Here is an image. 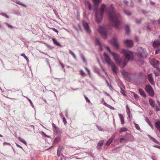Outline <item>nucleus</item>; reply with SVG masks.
Wrapping results in <instances>:
<instances>
[{
    "instance_id": "nucleus-39",
    "label": "nucleus",
    "mask_w": 160,
    "mask_h": 160,
    "mask_svg": "<svg viewBox=\"0 0 160 160\" xmlns=\"http://www.w3.org/2000/svg\"><path fill=\"white\" fill-rule=\"evenodd\" d=\"M21 55L24 58L27 60V62H29L28 59L24 53L22 54Z\"/></svg>"
},
{
    "instance_id": "nucleus-64",
    "label": "nucleus",
    "mask_w": 160,
    "mask_h": 160,
    "mask_svg": "<svg viewBox=\"0 0 160 160\" xmlns=\"http://www.w3.org/2000/svg\"><path fill=\"white\" fill-rule=\"evenodd\" d=\"M89 155L92 157L93 158H95L94 157L93 154L92 152H90Z\"/></svg>"
},
{
    "instance_id": "nucleus-18",
    "label": "nucleus",
    "mask_w": 160,
    "mask_h": 160,
    "mask_svg": "<svg viewBox=\"0 0 160 160\" xmlns=\"http://www.w3.org/2000/svg\"><path fill=\"white\" fill-rule=\"evenodd\" d=\"M138 92L140 94L143 98H145L146 97V94H145L144 91L141 88L139 89Z\"/></svg>"
},
{
    "instance_id": "nucleus-10",
    "label": "nucleus",
    "mask_w": 160,
    "mask_h": 160,
    "mask_svg": "<svg viewBox=\"0 0 160 160\" xmlns=\"http://www.w3.org/2000/svg\"><path fill=\"white\" fill-rule=\"evenodd\" d=\"M109 42L116 48L118 49L119 48V44L116 38H113Z\"/></svg>"
},
{
    "instance_id": "nucleus-28",
    "label": "nucleus",
    "mask_w": 160,
    "mask_h": 160,
    "mask_svg": "<svg viewBox=\"0 0 160 160\" xmlns=\"http://www.w3.org/2000/svg\"><path fill=\"white\" fill-rule=\"evenodd\" d=\"M103 104L105 106H107V107L110 109H111L114 110L115 109V108L114 107H112V106H111L109 104H108L105 102L103 103Z\"/></svg>"
},
{
    "instance_id": "nucleus-22",
    "label": "nucleus",
    "mask_w": 160,
    "mask_h": 160,
    "mask_svg": "<svg viewBox=\"0 0 160 160\" xmlns=\"http://www.w3.org/2000/svg\"><path fill=\"white\" fill-rule=\"evenodd\" d=\"M128 63V62H126L125 61H124L122 62V63L121 65L120 66H121V68H123L125 67L127 65Z\"/></svg>"
},
{
    "instance_id": "nucleus-35",
    "label": "nucleus",
    "mask_w": 160,
    "mask_h": 160,
    "mask_svg": "<svg viewBox=\"0 0 160 160\" xmlns=\"http://www.w3.org/2000/svg\"><path fill=\"white\" fill-rule=\"evenodd\" d=\"M124 12L125 14H126L128 16H130L132 14V13L131 12H129L128 11L126 10H124Z\"/></svg>"
},
{
    "instance_id": "nucleus-62",
    "label": "nucleus",
    "mask_w": 160,
    "mask_h": 160,
    "mask_svg": "<svg viewBox=\"0 0 160 160\" xmlns=\"http://www.w3.org/2000/svg\"><path fill=\"white\" fill-rule=\"evenodd\" d=\"M153 147L155 148H157L159 149H160V146L157 145H153Z\"/></svg>"
},
{
    "instance_id": "nucleus-37",
    "label": "nucleus",
    "mask_w": 160,
    "mask_h": 160,
    "mask_svg": "<svg viewBox=\"0 0 160 160\" xmlns=\"http://www.w3.org/2000/svg\"><path fill=\"white\" fill-rule=\"evenodd\" d=\"M121 89V93L124 96H126V94L125 93L126 92L124 90L121 88H120Z\"/></svg>"
},
{
    "instance_id": "nucleus-42",
    "label": "nucleus",
    "mask_w": 160,
    "mask_h": 160,
    "mask_svg": "<svg viewBox=\"0 0 160 160\" xmlns=\"http://www.w3.org/2000/svg\"><path fill=\"white\" fill-rule=\"evenodd\" d=\"M5 24L7 27H8V28H10V29H12L13 28V26H12V25L9 24L8 23H5Z\"/></svg>"
},
{
    "instance_id": "nucleus-40",
    "label": "nucleus",
    "mask_w": 160,
    "mask_h": 160,
    "mask_svg": "<svg viewBox=\"0 0 160 160\" xmlns=\"http://www.w3.org/2000/svg\"><path fill=\"white\" fill-rule=\"evenodd\" d=\"M134 125L136 128L137 130H139V131L141 130L138 124L136 123H134Z\"/></svg>"
},
{
    "instance_id": "nucleus-26",
    "label": "nucleus",
    "mask_w": 160,
    "mask_h": 160,
    "mask_svg": "<svg viewBox=\"0 0 160 160\" xmlns=\"http://www.w3.org/2000/svg\"><path fill=\"white\" fill-rule=\"evenodd\" d=\"M52 40L53 41V43L54 44H55V45H56L57 46H60V44L59 43V42H58L56 40L55 38H52Z\"/></svg>"
},
{
    "instance_id": "nucleus-1",
    "label": "nucleus",
    "mask_w": 160,
    "mask_h": 160,
    "mask_svg": "<svg viewBox=\"0 0 160 160\" xmlns=\"http://www.w3.org/2000/svg\"><path fill=\"white\" fill-rule=\"evenodd\" d=\"M108 9L110 21L113 23L116 28L119 29L121 23L120 14L116 12L112 4L108 7Z\"/></svg>"
},
{
    "instance_id": "nucleus-54",
    "label": "nucleus",
    "mask_w": 160,
    "mask_h": 160,
    "mask_svg": "<svg viewBox=\"0 0 160 160\" xmlns=\"http://www.w3.org/2000/svg\"><path fill=\"white\" fill-rule=\"evenodd\" d=\"M123 2L125 5H127L128 3V1L127 0H123Z\"/></svg>"
},
{
    "instance_id": "nucleus-55",
    "label": "nucleus",
    "mask_w": 160,
    "mask_h": 160,
    "mask_svg": "<svg viewBox=\"0 0 160 160\" xmlns=\"http://www.w3.org/2000/svg\"><path fill=\"white\" fill-rule=\"evenodd\" d=\"M84 2L85 4H87L88 5H89V4L91 3L89 1L86 0L84 1Z\"/></svg>"
},
{
    "instance_id": "nucleus-57",
    "label": "nucleus",
    "mask_w": 160,
    "mask_h": 160,
    "mask_svg": "<svg viewBox=\"0 0 160 160\" xmlns=\"http://www.w3.org/2000/svg\"><path fill=\"white\" fill-rule=\"evenodd\" d=\"M145 120L146 122L148 123V124L149 122H151L149 121V119L147 117H146L145 118Z\"/></svg>"
},
{
    "instance_id": "nucleus-17",
    "label": "nucleus",
    "mask_w": 160,
    "mask_h": 160,
    "mask_svg": "<svg viewBox=\"0 0 160 160\" xmlns=\"http://www.w3.org/2000/svg\"><path fill=\"white\" fill-rule=\"evenodd\" d=\"M103 140H101L99 141L97 146V148L98 150H99L101 148L102 146L103 145Z\"/></svg>"
},
{
    "instance_id": "nucleus-12",
    "label": "nucleus",
    "mask_w": 160,
    "mask_h": 160,
    "mask_svg": "<svg viewBox=\"0 0 160 160\" xmlns=\"http://www.w3.org/2000/svg\"><path fill=\"white\" fill-rule=\"evenodd\" d=\"M123 43L125 45L129 48H131L133 45L132 41L129 39H126L123 41Z\"/></svg>"
},
{
    "instance_id": "nucleus-33",
    "label": "nucleus",
    "mask_w": 160,
    "mask_h": 160,
    "mask_svg": "<svg viewBox=\"0 0 160 160\" xmlns=\"http://www.w3.org/2000/svg\"><path fill=\"white\" fill-rule=\"evenodd\" d=\"M95 43L97 45H98L99 46H100L102 44H101V42H100V41L97 38L96 39V40H95Z\"/></svg>"
},
{
    "instance_id": "nucleus-41",
    "label": "nucleus",
    "mask_w": 160,
    "mask_h": 160,
    "mask_svg": "<svg viewBox=\"0 0 160 160\" xmlns=\"http://www.w3.org/2000/svg\"><path fill=\"white\" fill-rule=\"evenodd\" d=\"M151 140H152L153 142H154L155 143H159V142L158 141H157L156 139L153 138V137H151Z\"/></svg>"
},
{
    "instance_id": "nucleus-5",
    "label": "nucleus",
    "mask_w": 160,
    "mask_h": 160,
    "mask_svg": "<svg viewBox=\"0 0 160 160\" xmlns=\"http://www.w3.org/2000/svg\"><path fill=\"white\" fill-rule=\"evenodd\" d=\"M137 56L140 58H146L147 53L146 49L141 47H138L137 49Z\"/></svg>"
},
{
    "instance_id": "nucleus-38",
    "label": "nucleus",
    "mask_w": 160,
    "mask_h": 160,
    "mask_svg": "<svg viewBox=\"0 0 160 160\" xmlns=\"http://www.w3.org/2000/svg\"><path fill=\"white\" fill-rule=\"evenodd\" d=\"M121 73L123 75V77H124L127 74V72H126L124 70H122L121 71Z\"/></svg>"
},
{
    "instance_id": "nucleus-47",
    "label": "nucleus",
    "mask_w": 160,
    "mask_h": 160,
    "mask_svg": "<svg viewBox=\"0 0 160 160\" xmlns=\"http://www.w3.org/2000/svg\"><path fill=\"white\" fill-rule=\"evenodd\" d=\"M60 148V146H59L58 148V150L57 151V155L58 157H59L60 156V153L59 152V150Z\"/></svg>"
},
{
    "instance_id": "nucleus-19",
    "label": "nucleus",
    "mask_w": 160,
    "mask_h": 160,
    "mask_svg": "<svg viewBox=\"0 0 160 160\" xmlns=\"http://www.w3.org/2000/svg\"><path fill=\"white\" fill-rule=\"evenodd\" d=\"M130 136H131V134L127 133L126 135L125 136V138H121L120 139V142L121 143H122V141L123 140H126L127 138L129 137Z\"/></svg>"
},
{
    "instance_id": "nucleus-7",
    "label": "nucleus",
    "mask_w": 160,
    "mask_h": 160,
    "mask_svg": "<svg viewBox=\"0 0 160 160\" xmlns=\"http://www.w3.org/2000/svg\"><path fill=\"white\" fill-rule=\"evenodd\" d=\"M106 8V5L103 4L101 6L99 11V18L100 21V22L102 21L104 15V13Z\"/></svg>"
},
{
    "instance_id": "nucleus-63",
    "label": "nucleus",
    "mask_w": 160,
    "mask_h": 160,
    "mask_svg": "<svg viewBox=\"0 0 160 160\" xmlns=\"http://www.w3.org/2000/svg\"><path fill=\"white\" fill-rule=\"evenodd\" d=\"M88 5V9L89 10H91L92 9V8H91V4H89V5Z\"/></svg>"
},
{
    "instance_id": "nucleus-49",
    "label": "nucleus",
    "mask_w": 160,
    "mask_h": 160,
    "mask_svg": "<svg viewBox=\"0 0 160 160\" xmlns=\"http://www.w3.org/2000/svg\"><path fill=\"white\" fill-rule=\"evenodd\" d=\"M94 70L97 73L99 74V69L97 68L96 67L94 68Z\"/></svg>"
},
{
    "instance_id": "nucleus-58",
    "label": "nucleus",
    "mask_w": 160,
    "mask_h": 160,
    "mask_svg": "<svg viewBox=\"0 0 160 160\" xmlns=\"http://www.w3.org/2000/svg\"><path fill=\"white\" fill-rule=\"evenodd\" d=\"M141 21H142L141 19H139V20H137L136 21V22L137 24H139L141 23Z\"/></svg>"
},
{
    "instance_id": "nucleus-8",
    "label": "nucleus",
    "mask_w": 160,
    "mask_h": 160,
    "mask_svg": "<svg viewBox=\"0 0 160 160\" xmlns=\"http://www.w3.org/2000/svg\"><path fill=\"white\" fill-rule=\"evenodd\" d=\"M98 6L99 5H94V7L93 8V11L95 12L96 21L97 23H100V21L99 18V11L98 9Z\"/></svg>"
},
{
    "instance_id": "nucleus-32",
    "label": "nucleus",
    "mask_w": 160,
    "mask_h": 160,
    "mask_svg": "<svg viewBox=\"0 0 160 160\" xmlns=\"http://www.w3.org/2000/svg\"><path fill=\"white\" fill-rule=\"evenodd\" d=\"M69 53L73 56L74 58L75 59H76V56L74 53L70 49L69 50Z\"/></svg>"
},
{
    "instance_id": "nucleus-16",
    "label": "nucleus",
    "mask_w": 160,
    "mask_h": 160,
    "mask_svg": "<svg viewBox=\"0 0 160 160\" xmlns=\"http://www.w3.org/2000/svg\"><path fill=\"white\" fill-rule=\"evenodd\" d=\"M151 64L154 67L159 64V62L155 58H153L151 61Z\"/></svg>"
},
{
    "instance_id": "nucleus-9",
    "label": "nucleus",
    "mask_w": 160,
    "mask_h": 160,
    "mask_svg": "<svg viewBox=\"0 0 160 160\" xmlns=\"http://www.w3.org/2000/svg\"><path fill=\"white\" fill-rule=\"evenodd\" d=\"M145 89L149 96L151 97L153 96L154 94V91L152 87L150 85H146L145 86Z\"/></svg>"
},
{
    "instance_id": "nucleus-51",
    "label": "nucleus",
    "mask_w": 160,
    "mask_h": 160,
    "mask_svg": "<svg viewBox=\"0 0 160 160\" xmlns=\"http://www.w3.org/2000/svg\"><path fill=\"white\" fill-rule=\"evenodd\" d=\"M101 76L105 80V81H106V82L107 84V86H109V83L108 81L106 80V78L103 76L102 75Z\"/></svg>"
},
{
    "instance_id": "nucleus-20",
    "label": "nucleus",
    "mask_w": 160,
    "mask_h": 160,
    "mask_svg": "<svg viewBox=\"0 0 160 160\" xmlns=\"http://www.w3.org/2000/svg\"><path fill=\"white\" fill-rule=\"evenodd\" d=\"M136 62L138 65L141 66L144 64V61L142 59H138L136 60Z\"/></svg>"
},
{
    "instance_id": "nucleus-23",
    "label": "nucleus",
    "mask_w": 160,
    "mask_h": 160,
    "mask_svg": "<svg viewBox=\"0 0 160 160\" xmlns=\"http://www.w3.org/2000/svg\"><path fill=\"white\" fill-rule=\"evenodd\" d=\"M126 33L127 34H128L130 32V28L128 25H126L125 27Z\"/></svg>"
},
{
    "instance_id": "nucleus-46",
    "label": "nucleus",
    "mask_w": 160,
    "mask_h": 160,
    "mask_svg": "<svg viewBox=\"0 0 160 160\" xmlns=\"http://www.w3.org/2000/svg\"><path fill=\"white\" fill-rule=\"evenodd\" d=\"M80 73L81 75L82 76H85L86 75L85 73L82 70H81L80 71Z\"/></svg>"
},
{
    "instance_id": "nucleus-2",
    "label": "nucleus",
    "mask_w": 160,
    "mask_h": 160,
    "mask_svg": "<svg viewBox=\"0 0 160 160\" xmlns=\"http://www.w3.org/2000/svg\"><path fill=\"white\" fill-rule=\"evenodd\" d=\"M121 53L124 54L125 58L128 59V61H132L134 59L133 53L131 51L123 49L121 50Z\"/></svg>"
},
{
    "instance_id": "nucleus-29",
    "label": "nucleus",
    "mask_w": 160,
    "mask_h": 160,
    "mask_svg": "<svg viewBox=\"0 0 160 160\" xmlns=\"http://www.w3.org/2000/svg\"><path fill=\"white\" fill-rule=\"evenodd\" d=\"M127 131V129L125 127L121 128L119 130L120 133H121L123 132H126Z\"/></svg>"
},
{
    "instance_id": "nucleus-45",
    "label": "nucleus",
    "mask_w": 160,
    "mask_h": 160,
    "mask_svg": "<svg viewBox=\"0 0 160 160\" xmlns=\"http://www.w3.org/2000/svg\"><path fill=\"white\" fill-rule=\"evenodd\" d=\"M96 127L98 128V130L99 131H102L103 130V129L100 127H99L98 125H96Z\"/></svg>"
},
{
    "instance_id": "nucleus-21",
    "label": "nucleus",
    "mask_w": 160,
    "mask_h": 160,
    "mask_svg": "<svg viewBox=\"0 0 160 160\" xmlns=\"http://www.w3.org/2000/svg\"><path fill=\"white\" fill-rule=\"evenodd\" d=\"M155 125L157 129L160 132V121H158L156 122Z\"/></svg>"
},
{
    "instance_id": "nucleus-52",
    "label": "nucleus",
    "mask_w": 160,
    "mask_h": 160,
    "mask_svg": "<svg viewBox=\"0 0 160 160\" xmlns=\"http://www.w3.org/2000/svg\"><path fill=\"white\" fill-rule=\"evenodd\" d=\"M42 135L44 136L45 137H46L47 138H49V136L46 135L44 132H41Z\"/></svg>"
},
{
    "instance_id": "nucleus-53",
    "label": "nucleus",
    "mask_w": 160,
    "mask_h": 160,
    "mask_svg": "<svg viewBox=\"0 0 160 160\" xmlns=\"http://www.w3.org/2000/svg\"><path fill=\"white\" fill-rule=\"evenodd\" d=\"M62 120H63V122L64 123V124L65 125L66 124H67V121H66V120L65 117H63Z\"/></svg>"
},
{
    "instance_id": "nucleus-11",
    "label": "nucleus",
    "mask_w": 160,
    "mask_h": 160,
    "mask_svg": "<svg viewBox=\"0 0 160 160\" xmlns=\"http://www.w3.org/2000/svg\"><path fill=\"white\" fill-rule=\"evenodd\" d=\"M112 55H113L114 60L119 65H120L122 63V60L121 59H119V55L115 52L112 53Z\"/></svg>"
},
{
    "instance_id": "nucleus-56",
    "label": "nucleus",
    "mask_w": 160,
    "mask_h": 160,
    "mask_svg": "<svg viewBox=\"0 0 160 160\" xmlns=\"http://www.w3.org/2000/svg\"><path fill=\"white\" fill-rule=\"evenodd\" d=\"M134 97L136 99H138L139 98L138 95L136 94H134Z\"/></svg>"
},
{
    "instance_id": "nucleus-50",
    "label": "nucleus",
    "mask_w": 160,
    "mask_h": 160,
    "mask_svg": "<svg viewBox=\"0 0 160 160\" xmlns=\"http://www.w3.org/2000/svg\"><path fill=\"white\" fill-rule=\"evenodd\" d=\"M84 98L86 101L89 103L90 102V100L85 95H84Z\"/></svg>"
},
{
    "instance_id": "nucleus-15",
    "label": "nucleus",
    "mask_w": 160,
    "mask_h": 160,
    "mask_svg": "<svg viewBox=\"0 0 160 160\" xmlns=\"http://www.w3.org/2000/svg\"><path fill=\"white\" fill-rule=\"evenodd\" d=\"M152 46L155 48L156 47L160 46V40L158 39H155L152 42Z\"/></svg>"
},
{
    "instance_id": "nucleus-24",
    "label": "nucleus",
    "mask_w": 160,
    "mask_h": 160,
    "mask_svg": "<svg viewBox=\"0 0 160 160\" xmlns=\"http://www.w3.org/2000/svg\"><path fill=\"white\" fill-rule=\"evenodd\" d=\"M124 77L127 81L130 82L131 81V78L128 74L127 73Z\"/></svg>"
},
{
    "instance_id": "nucleus-14",
    "label": "nucleus",
    "mask_w": 160,
    "mask_h": 160,
    "mask_svg": "<svg viewBox=\"0 0 160 160\" xmlns=\"http://www.w3.org/2000/svg\"><path fill=\"white\" fill-rule=\"evenodd\" d=\"M150 83L152 85H154L155 83L154 81V79L152 77V73H149L148 74L147 77Z\"/></svg>"
},
{
    "instance_id": "nucleus-30",
    "label": "nucleus",
    "mask_w": 160,
    "mask_h": 160,
    "mask_svg": "<svg viewBox=\"0 0 160 160\" xmlns=\"http://www.w3.org/2000/svg\"><path fill=\"white\" fill-rule=\"evenodd\" d=\"M16 3L18 4L19 5H20L23 7H25L26 6V5L25 4H24L21 3V2H20L19 1H17V0H16L15 1H14Z\"/></svg>"
},
{
    "instance_id": "nucleus-25",
    "label": "nucleus",
    "mask_w": 160,
    "mask_h": 160,
    "mask_svg": "<svg viewBox=\"0 0 160 160\" xmlns=\"http://www.w3.org/2000/svg\"><path fill=\"white\" fill-rule=\"evenodd\" d=\"M149 102L150 105L152 107H154L155 106V103L154 101L152 99H149Z\"/></svg>"
},
{
    "instance_id": "nucleus-43",
    "label": "nucleus",
    "mask_w": 160,
    "mask_h": 160,
    "mask_svg": "<svg viewBox=\"0 0 160 160\" xmlns=\"http://www.w3.org/2000/svg\"><path fill=\"white\" fill-rule=\"evenodd\" d=\"M0 14L3 17H5L7 18H8L9 17L6 14L3 13H1Z\"/></svg>"
},
{
    "instance_id": "nucleus-6",
    "label": "nucleus",
    "mask_w": 160,
    "mask_h": 160,
    "mask_svg": "<svg viewBox=\"0 0 160 160\" xmlns=\"http://www.w3.org/2000/svg\"><path fill=\"white\" fill-rule=\"evenodd\" d=\"M52 126L53 128V133L55 136L56 137L54 140V142H57L60 139L59 137H58L59 135L60 132L59 128L56 127L54 123H52Z\"/></svg>"
},
{
    "instance_id": "nucleus-4",
    "label": "nucleus",
    "mask_w": 160,
    "mask_h": 160,
    "mask_svg": "<svg viewBox=\"0 0 160 160\" xmlns=\"http://www.w3.org/2000/svg\"><path fill=\"white\" fill-rule=\"evenodd\" d=\"M98 31L104 39H107V38L108 31L106 27L100 26L98 27Z\"/></svg>"
},
{
    "instance_id": "nucleus-27",
    "label": "nucleus",
    "mask_w": 160,
    "mask_h": 160,
    "mask_svg": "<svg viewBox=\"0 0 160 160\" xmlns=\"http://www.w3.org/2000/svg\"><path fill=\"white\" fill-rule=\"evenodd\" d=\"M94 3V5H99L100 3L101 2V0H92Z\"/></svg>"
},
{
    "instance_id": "nucleus-61",
    "label": "nucleus",
    "mask_w": 160,
    "mask_h": 160,
    "mask_svg": "<svg viewBox=\"0 0 160 160\" xmlns=\"http://www.w3.org/2000/svg\"><path fill=\"white\" fill-rule=\"evenodd\" d=\"M119 116L120 118V120L122 119V118H124L123 116L121 114H119Z\"/></svg>"
},
{
    "instance_id": "nucleus-13",
    "label": "nucleus",
    "mask_w": 160,
    "mask_h": 160,
    "mask_svg": "<svg viewBox=\"0 0 160 160\" xmlns=\"http://www.w3.org/2000/svg\"><path fill=\"white\" fill-rule=\"evenodd\" d=\"M82 24L84 29L89 34L91 32V30L88 23L86 22H84L82 23Z\"/></svg>"
},
{
    "instance_id": "nucleus-34",
    "label": "nucleus",
    "mask_w": 160,
    "mask_h": 160,
    "mask_svg": "<svg viewBox=\"0 0 160 160\" xmlns=\"http://www.w3.org/2000/svg\"><path fill=\"white\" fill-rule=\"evenodd\" d=\"M18 140L22 142L25 145H26L27 144L26 142L24 140L22 139L20 137H18Z\"/></svg>"
},
{
    "instance_id": "nucleus-59",
    "label": "nucleus",
    "mask_w": 160,
    "mask_h": 160,
    "mask_svg": "<svg viewBox=\"0 0 160 160\" xmlns=\"http://www.w3.org/2000/svg\"><path fill=\"white\" fill-rule=\"evenodd\" d=\"M148 124L149 125V126L151 127V128L152 129L153 128V125L152 124L151 122H149V123Z\"/></svg>"
},
{
    "instance_id": "nucleus-60",
    "label": "nucleus",
    "mask_w": 160,
    "mask_h": 160,
    "mask_svg": "<svg viewBox=\"0 0 160 160\" xmlns=\"http://www.w3.org/2000/svg\"><path fill=\"white\" fill-rule=\"evenodd\" d=\"M131 5L130 6L131 7H133L134 6V4L132 0L130 1Z\"/></svg>"
},
{
    "instance_id": "nucleus-44",
    "label": "nucleus",
    "mask_w": 160,
    "mask_h": 160,
    "mask_svg": "<svg viewBox=\"0 0 160 160\" xmlns=\"http://www.w3.org/2000/svg\"><path fill=\"white\" fill-rule=\"evenodd\" d=\"M126 110L127 113H129L130 112V111L129 108L128 107V105L126 106Z\"/></svg>"
},
{
    "instance_id": "nucleus-36",
    "label": "nucleus",
    "mask_w": 160,
    "mask_h": 160,
    "mask_svg": "<svg viewBox=\"0 0 160 160\" xmlns=\"http://www.w3.org/2000/svg\"><path fill=\"white\" fill-rule=\"evenodd\" d=\"M81 58L83 62L85 63V65H87V62L86 61L84 56L83 55L81 56Z\"/></svg>"
},
{
    "instance_id": "nucleus-31",
    "label": "nucleus",
    "mask_w": 160,
    "mask_h": 160,
    "mask_svg": "<svg viewBox=\"0 0 160 160\" xmlns=\"http://www.w3.org/2000/svg\"><path fill=\"white\" fill-rule=\"evenodd\" d=\"M112 139H109L106 142V145L109 146L112 142Z\"/></svg>"
},
{
    "instance_id": "nucleus-48",
    "label": "nucleus",
    "mask_w": 160,
    "mask_h": 160,
    "mask_svg": "<svg viewBox=\"0 0 160 160\" xmlns=\"http://www.w3.org/2000/svg\"><path fill=\"white\" fill-rule=\"evenodd\" d=\"M27 98L28 99V100L29 102H30L31 106H32V107L34 108V105H33L32 101H31V100H30V99L29 98H28L27 97Z\"/></svg>"
},
{
    "instance_id": "nucleus-3",
    "label": "nucleus",
    "mask_w": 160,
    "mask_h": 160,
    "mask_svg": "<svg viewBox=\"0 0 160 160\" xmlns=\"http://www.w3.org/2000/svg\"><path fill=\"white\" fill-rule=\"evenodd\" d=\"M103 55L105 58V60L106 62L109 65H110L112 70V71L115 73H117L116 70L117 68L115 64L111 63V59L108 55L105 52L103 53Z\"/></svg>"
}]
</instances>
